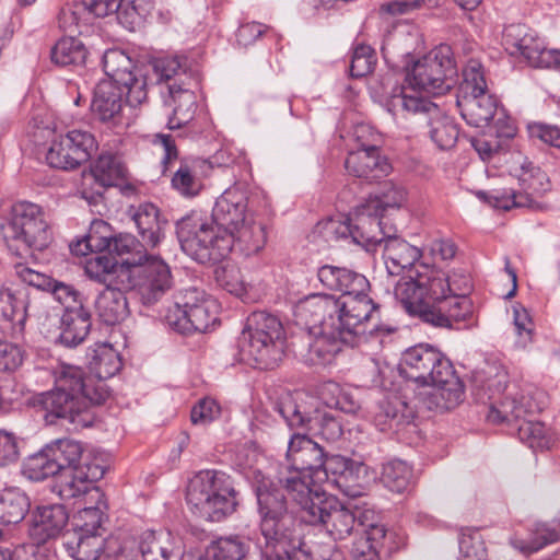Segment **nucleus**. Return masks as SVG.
Returning a JSON list of instances; mask_svg holds the SVG:
<instances>
[{
  "mask_svg": "<svg viewBox=\"0 0 560 560\" xmlns=\"http://www.w3.org/2000/svg\"><path fill=\"white\" fill-rule=\"evenodd\" d=\"M104 468L97 464L75 469L61 470L52 475L51 491L61 500L69 501L91 498L93 490H101L95 482L104 476Z\"/></svg>",
  "mask_w": 560,
  "mask_h": 560,
  "instance_id": "19",
  "label": "nucleus"
},
{
  "mask_svg": "<svg viewBox=\"0 0 560 560\" xmlns=\"http://www.w3.org/2000/svg\"><path fill=\"white\" fill-rule=\"evenodd\" d=\"M539 182L540 188L535 187L534 185H528L526 190L523 192H516L513 189H503V190H492L489 192L480 191L478 194L479 198L487 201L493 208L501 209L504 211H509L513 208H538V202L535 200V196H540L542 192L547 190L544 187L542 180L545 179L544 174H539L536 178Z\"/></svg>",
  "mask_w": 560,
  "mask_h": 560,
  "instance_id": "33",
  "label": "nucleus"
},
{
  "mask_svg": "<svg viewBox=\"0 0 560 560\" xmlns=\"http://www.w3.org/2000/svg\"><path fill=\"white\" fill-rule=\"evenodd\" d=\"M51 61L58 66H82L86 59V48L75 37H63L51 48Z\"/></svg>",
  "mask_w": 560,
  "mask_h": 560,
  "instance_id": "50",
  "label": "nucleus"
},
{
  "mask_svg": "<svg viewBox=\"0 0 560 560\" xmlns=\"http://www.w3.org/2000/svg\"><path fill=\"white\" fill-rule=\"evenodd\" d=\"M30 307V294L25 288L0 289V322L10 329L12 334H22L27 318Z\"/></svg>",
  "mask_w": 560,
  "mask_h": 560,
  "instance_id": "27",
  "label": "nucleus"
},
{
  "mask_svg": "<svg viewBox=\"0 0 560 560\" xmlns=\"http://www.w3.org/2000/svg\"><path fill=\"white\" fill-rule=\"evenodd\" d=\"M176 233L184 253L200 264L220 261L233 250L257 254L267 241L266 225L254 215L231 232L214 234L208 221L192 212L177 221Z\"/></svg>",
  "mask_w": 560,
  "mask_h": 560,
  "instance_id": "3",
  "label": "nucleus"
},
{
  "mask_svg": "<svg viewBox=\"0 0 560 560\" xmlns=\"http://www.w3.org/2000/svg\"><path fill=\"white\" fill-rule=\"evenodd\" d=\"M431 306L427 323L434 327L451 328L455 323L466 320L472 314V304L465 295L438 296Z\"/></svg>",
  "mask_w": 560,
  "mask_h": 560,
  "instance_id": "29",
  "label": "nucleus"
},
{
  "mask_svg": "<svg viewBox=\"0 0 560 560\" xmlns=\"http://www.w3.org/2000/svg\"><path fill=\"white\" fill-rule=\"evenodd\" d=\"M91 326V314L85 307H70L61 315L58 342L74 348L85 340Z\"/></svg>",
  "mask_w": 560,
  "mask_h": 560,
  "instance_id": "40",
  "label": "nucleus"
},
{
  "mask_svg": "<svg viewBox=\"0 0 560 560\" xmlns=\"http://www.w3.org/2000/svg\"><path fill=\"white\" fill-rule=\"evenodd\" d=\"M430 138L442 150L452 149L458 139V128L454 121L440 113L430 118Z\"/></svg>",
  "mask_w": 560,
  "mask_h": 560,
  "instance_id": "57",
  "label": "nucleus"
},
{
  "mask_svg": "<svg viewBox=\"0 0 560 560\" xmlns=\"http://www.w3.org/2000/svg\"><path fill=\"white\" fill-rule=\"evenodd\" d=\"M400 376L421 386H431L428 409L451 410L464 399V384L452 362L435 347L419 343L406 349L399 359Z\"/></svg>",
  "mask_w": 560,
  "mask_h": 560,
  "instance_id": "4",
  "label": "nucleus"
},
{
  "mask_svg": "<svg viewBox=\"0 0 560 560\" xmlns=\"http://www.w3.org/2000/svg\"><path fill=\"white\" fill-rule=\"evenodd\" d=\"M542 397L544 394L538 392L535 393V396L530 393L522 394L518 399L506 397L499 407H490L487 419L494 424L518 422L526 416H533L545 408V402L539 399Z\"/></svg>",
  "mask_w": 560,
  "mask_h": 560,
  "instance_id": "25",
  "label": "nucleus"
},
{
  "mask_svg": "<svg viewBox=\"0 0 560 560\" xmlns=\"http://www.w3.org/2000/svg\"><path fill=\"white\" fill-rule=\"evenodd\" d=\"M83 452L81 442L67 438L57 439L30 456L25 468L31 479L43 480L61 470L92 466Z\"/></svg>",
  "mask_w": 560,
  "mask_h": 560,
  "instance_id": "13",
  "label": "nucleus"
},
{
  "mask_svg": "<svg viewBox=\"0 0 560 560\" xmlns=\"http://www.w3.org/2000/svg\"><path fill=\"white\" fill-rule=\"evenodd\" d=\"M325 455L324 448L306 434L296 433L291 436L287 451L288 474L280 472L278 480L293 501L295 491L291 489L292 482L300 480L311 488L306 478L315 479L324 466Z\"/></svg>",
  "mask_w": 560,
  "mask_h": 560,
  "instance_id": "14",
  "label": "nucleus"
},
{
  "mask_svg": "<svg viewBox=\"0 0 560 560\" xmlns=\"http://www.w3.org/2000/svg\"><path fill=\"white\" fill-rule=\"evenodd\" d=\"M126 288L136 290L144 305H152L172 287L168 265L159 256H147L145 260L133 268L127 267Z\"/></svg>",
  "mask_w": 560,
  "mask_h": 560,
  "instance_id": "16",
  "label": "nucleus"
},
{
  "mask_svg": "<svg viewBox=\"0 0 560 560\" xmlns=\"http://www.w3.org/2000/svg\"><path fill=\"white\" fill-rule=\"evenodd\" d=\"M126 168L120 158L114 153H101L91 165L89 174L83 175L82 198L90 205H98L107 187L115 186L125 178Z\"/></svg>",
  "mask_w": 560,
  "mask_h": 560,
  "instance_id": "17",
  "label": "nucleus"
},
{
  "mask_svg": "<svg viewBox=\"0 0 560 560\" xmlns=\"http://www.w3.org/2000/svg\"><path fill=\"white\" fill-rule=\"evenodd\" d=\"M383 245L385 267L392 276H398L405 270L410 275L421 264L418 262L421 250L402 238L388 235Z\"/></svg>",
  "mask_w": 560,
  "mask_h": 560,
  "instance_id": "30",
  "label": "nucleus"
},
{
  "mask_svg": "<svg viewBox=\"0 0 560 560\" xmlns=\"http://www.w3.org/2000/svg\"><path fill=\"white\" fill-rule=\"evenodd\" d=\"M139 550L143 560H172L174 538L167 530H145L140 536Z\"/></svg>",
  "mask_w": 560,
  "mask_h": 560,
  "instance_id": "43",
  "label": "nucleus"
},
{
  "mask_svg": "<svg viewBox=\"0 0 560 560\" xmlns=\"http://www.w3.org/2000/svg\"><path fill=\"white\" fill-rule=\"evenodd\" d=\"M407 70L406 81L413 92L442 95L456 83L457 68L448 45H440L413 62Z\"/></svg>",
  "mask_w": 560,
  "mask_h": 560,
  "instance_id": "9",
  "label": "nucleus"
},
{
  "mask_svg": "<svg viewBox=\"0 0 560 560\" xmlns=\"http://www.w3.org/2000/svg\"><path fill=\"white\" fill-rule=\"evenodd\" d=\"M359 523L360 530L363 536L354 541L351 555L353 560H381L380 549L386 536L384 525L376 521V515L371 510H365Z\"/></svg>",
  "mask_w": 560,
  "mask_h": 560,
  "instance_id": "28",
  "label": "nucleus"
},
{
  "mask_svg": "<svg viewBox=\"0 0 560 560\" xmlns=\"http://www.w3.org/2000/svg\"><path fill=\"white\" fill-rule=\"evenodd\" d=\"M130 288L113 285L105 288L96 296L94 307L98 318L106 325H116L129 315L128 301L125 292Z\"/></svg>",
  "mask_w": 560,
  "mask_h": 560,
  "instance_id": "36",
  "label": "nucleus"
},
{
  "mask_svg": "<svg viewBox=\"0 0 560 560\" xmlns=\"http://www.w3.org/2000/svg\"><path fill=\"white\" fill-rule=\"evenodd\" d=\"M241 334H246V336L250 337L267 338L269 341H285L282 323L277 316L266 311H255L250 313L246 318L245 326Z\"/></svg>",
  "mask_w": 560,
  "mask_h": 560,
  "instance_id": "44",
  "label": "nucleus"
},
{
  "mask_svg": "<svg viewBox=\"0 0 560 560\" xmlns=\"http://www.w3.org/2000/svg\"><path fill=\"white\" fill-rule=\"evenodd\" d=\"M247 197L244 191L234 188L225 190L215 201L212 209L214 234L231 232L253 214L246 213Z\"/></svg>",
  "mask_w": 560,
  "mask_h": 560,
  "instance_id": "21",
  "label": "nucleus"
},
{
  "mask_svg": "<svg viewBox=\"0 0 560 560\" xmlns=\"http://www.w3.org/2000/svg\"><path fill=\"white\" fill-rule=\"evenodd\" d=\"M238 492L233 479L221 470L207 469L197 472L186 490V501L202 517L221 522L233 514L238 505Z\"/></svg>",
  "mask_w": 560,
  "mask_h": 560,
  "instance_id": "6",
  "label": "nucleus"
},
{
  "mask_svg": "<svg viewBox=\"0 0 560 560\" xmlns=\"http://www.w3.org/2000/svg\"><path fill=\"white\" fill-rule=\"evenodd\" d=\"M317 278L324 288L342 294L336 298L314 293L295 305L296 323L314 338L308 343L307 363L328 364L342 346L354 348L368 341V334L394 331L376 324L368 329L369 323L378 314V305L366 294L370 283L363 275L325 265L318 268Z\"/></svg>",
  "mask_w": 560,
  "mask_h": 560,
  "instance_id": "1",
  "label": "nucleus"
},
{
  "mask_svg": "<svg viewBox=\"0 0 560 560\" xmlns=\"http://www.w3.org/2000/svg\"><path fill=\"white\" fill-rule=\"evenodd\" d=\"M0 232L9 250L19 257L31 249L43 250L51 241L42 208L28 201L12 206L9 218L0 225Z\"/></svg>",
  "mask_w": 560,
  "mask_h": 560,
  "instance_id": "7",
  "label": "nucleus"
},
{
  "mask_svg": "<svg viewBox=\"0 0 560 560\" xmlns=\"http://www.w3.org/2000/svg\"><path fill=\"white\" fill-rule=\"evenodd\" d=\"M443 280L436 268L420 264L396 283L394 294L408 314L427 323Z\"/></svg>",
  "mask_w": 560,
  "mask_h": 560,
  "instance_id": "11",
  "label": "nucleus"
},
{
  "mask_svg": "<svg viewBox=\"0 0 560 560\" xmlns=\"http://www.w3.org/2000/svg\"><path fill=\"white\" fill-rule=\"evenodd\" d=\"M153 70L156 74L158 83L165 82L177 85H191V81H197V70L192 69L186 56H164L153 61Z\"/></svg>",
  "mask_w": 560,
  "mask_h": 560,
  "instance_id": "39",
  "label": "nucleus"
},
{
  "mask_svg": "<svg viewBox=\"0 0 560 560\" xmlns=\"http://www.w3.org/2000/svg\"><path fill=\"white\" fill-rule=\"evenodd\" d=\"M459 560H486L487 549L481 534L476 528H463L458 538Z\"/></svg>",
  "mask_w": 560,
  "mask_h": 560,
  "instance_id": "59",
  "label": "nucleus"
},
{
  "mask_svg": "<svg viewBox=\"0 0 560 560\" xmlns=\"http://www.w3.org/2000/svg\"><path fill=\"white\" fill-rule=\"evenodd\" d=\"M456 105L464 120L476 128L488 126L498 109V101L490 93L471 97L457 96Z\"/></svg>",
  "mask_w": 560,
  "mask_h": 560,
  "instance_id": "37",
  "label": "nucleus"
},
{
  "mask_svg": "<svg viewBox=\"0 0 560 560\" xmlns=\"http://www.w3.org/2000/svg\"><path fill=\"white\" fill-rule=\"evenodd\" d=\"M438 272L442 275L443 284L441 289L436 290V295L440 298H444V295H465L468 296V293L471 290V281L470 277L465 272H452L446 273L443 270L438 269Z\"/></svg>",
  "mask_w": 560,
  "mask_h": 560,
  "instance_id": "62",
  "label": "nucleus"
},
{
  "mask_svg": "<svg viewBox=\"0 0 560 560\" xmlns=\"http://www.w3.org/2000/svg\"><path fill=\"white\" fill-rule=\"evenodd\" d=\"M317 229L326 242L352 238V220L348 217L329 218L319 222Z\"/></svg>",
  "mask_w": 560,
  "mask_h": 560,
  "instance_id": "63",
  "label": "nucleus"
},
{
  "mask_svg": "<svg viewBox=\"0 0 560 560\" xmlns=\"http://www.w3.org/2000/svg\"><path fill=\"white\" fill-rule=\"evenodd\" d=\"M142 242L151 248L156 247L164 237L167 221L161 218L159 208L151 202L140 203L130 210Z\"/></svg>",
  "mask_w": 560,
  "mask_h": 560,
  "instance_id": "35",
  "label": "nucleus"
},
{
  "mask_svg": "<svg viewBox=\"0 0 560 560\" xmlns=\"http://www.w3.org/2000/svg\"><path fill=\"white\" fill-rule=\"evenodd\" d=\"M463 77L457 96L471 97L489 93L482 67L478 61L470 60L463 71Z\"/></svg>",
  "mask_w": 560,
  "mask_h": 560,
  "instance_id": "58",
  "label": "nucleus"
},
{
  "mask_svg": "<svg viewBox=\"0 0 560 560\" xmlns=\"http://www.w3.org/2000/svg\"><path fill=\"white\" fill-rule=\"evenodd\" d=\"M31 506L30 499L19 488H7L0 492V524L22 522Z\"/></svg>",
  "mask_w": 560,
  "mask_h": 560,
  "instance_id": "45",
  "label": "nucleus"
},
{
  "mask_svg": "<svg viewBox=\"0 0 560 560\" xmlns=\"http://www.w3.org/2000/svg\"><path fill=\"white\" fill-rule=\"evenodd\" d=\"M261 560H310L302 549V544L295 539L294 533L285 534L268 541H258Z\"/></svg>",
  "mask_w": 560,
  "mask_h": 560,
  "instance_id": "42",
  "label": "nucleus"
},
{
  "mask_svg": "<svg viewBox=\"0 0 560 560\" xmlns=\"http://www.w3.org/2000/svg\"><path fill=\"white\" fill-rule=\"evenodd\" d=\"M113 238L110 225L103 220H94L85 238L75 245L74 250L85 255L86 253L81 248L84 246L92 253H102L105 249L110 252Z\"/></svg>",
  "mask_w": 560,
  "mask_h": 560,
  "instance_id": "54",
  "label": "nucleus"
},
{
  "mask_svg": "<svg viewBox=\"0 0 560 560\" xmlns=\"http://www.w3.org/2000/svg\"><path fill=\"white\" fill-rule=\"evenodd\" d=\"M126 89L113 82H100L94 91L91 108L97 119L108 128H124L127 126L124 108Z\"/></svg>",
  "mask_w": 560,
  "mask_h": 560,
  "instance_id": "20",
  "label": "nucleus"
},
{
  "mask_svg": "<svg viewBox=\"0 0 560 560\" xmlns=\"http://www.w3.org/2000/svg\"><path fill=\"white\" fill-rule=\"evenodd\" d=\"M69 514L62 504H48L38 506L32 513L28 528L30 538L36 545L59 537L66 528Z\"/></svg>",
  "mask_w": 560,
  "mask_h": 560,
  "instance_id": "23",
  "label": "nucleus"
},
{
  "mask_svg": "<svg viewBox=\"0 0 560 560\" xmlns=\"http://www.w3.org/2000/svg\"><path fill=\"white\" fill-rule=\"evenodd\" d=\"M84 273L91 281L105 288H126L129 277L127 266H119V262L107 254H96L88 258L84 262Z\"/></svg>",
  "mask_w": 560,
  "mask_h": 560,
  "instance_id": "32",
  "label": "nucleus"
},
{
  "mask_svg": "<svg viewBox=\"0 0 560 560\" xmlns=\"http://www.w3.org/2000/svg\"><path fill=\"white\" fill-rule=\"evenodd\" d=\"M352 462L341 455L327 454L324 457V466L316 474L315 480L327 481L339 488L346 495L357 497L359 491L350 483L354 479Z\"/></svg>",
  "mask_w": 560,
  "mask_h": 560,
  "instance_id": "38",
  "label": "nucleus"
},
{
  "mask_svg": "<svg viewBox=\"0 0 560 560\" xmlns=\"http://www.w3.org/2000/svg\"><path fill=\"white\" fill-rule=\"evenodd\" d=\"M292 483L291 489L295 491L294 502L300 506L299 516L302 522L323 526L335 540H343L353 533H359V523L365 510L345 506L336 497L307 488L300 480Z\"/></svg>",
  "mask_w": 560,
  "mask_h": 560,
  "instance_id": "5",
  "label": "nucleus"
},
{
  "mask_svg": "<svg viewBox=\"0 0 560 560\" xmlns=\"http://www.w3.org/2000/svg\"><path fill=\"white\" fill-rule=\"evenodd\" d=\"M164 104L172 108L167 127L170 130L183 128L192 120L197 109V98L190 90V85H167V96H164Z\"/></svg>",
  "mask_w": 560,
  "mask_h": 560,
  "instance_id": "31",
  "label": "nucleus"
},
{
  "mask_svg": "<svg viewBox=\"0 0 560 560\" xmlns=\"http://www.w3.org/2000/svg\"><path fill=\"white\" fill-rule=\"evenodd\" d=\"M217 283L231 294L241 296L246 292V285L238 267L232 264L215 269Z\"/></svg>",
  "mask_w": 560,
  "mask_h": 560,
  "instance_id": "60",
  "label": "nucleus"
},
{
  "mask_svg": "<svg viewBox=\"0 0 560 560\" xmlns=\"http://www.w3.org/2000/svg\"><path fill=\"white\" fill-rule=\"evenodd\" d=\"M241 359L260 370H272L284 355V341L257 338L241 334L237 340Z\"/></svg>",
  "mask_w": 560,
  "mask_h": 560,
  "instance_id": "22",
  "label": "nucleus"
},
{
  "mask_svg": "<svg viewBox=\"0 0 560 560\" xmlns=\"http://www.w3.org/2000/svg\"><path fill=\"white\" fill-rule=\"evenodd\" d=\"M345 167L352 176L377 180L386 176L390 171V164L386 158L381 156L376 145L362 147L348 154Z\"/></svg>",
  "mask_w": 560,
  "mask_h": 560,
  "instance_id": "24",
  "label": "nucleus"
},
{
  "mask_svg": "<svg viewBox=\"0 0 560 560\" xmlns=\"http://www.w3.org/2000/svg\"><path fill=\"white\" fill-rule=\"evenodd\" d=\"M376 65L375 50L369 45H358L350 62V75L362 78L370 74Z\"/></svg>",
  "mask_w": 560,
  "mask_h": 560,
  "instance_id": "61",
  "label": "nucleus"
},
{
  "mask_svg": "<svg viewBox=\"0 0 560 560\" xmlns=\"http://www.w3.org/2000/svg\"><path fill=\"white\" fill-rule=\"evenodd\" d=\"M60 145V150L72 149L71 154L73 156H70V160L80 165L86 162L96 150L94 136L89 131L78 129L70 130L67 135L61 136Z\"/></svg>",
  "mask_w": 560,
  "mask_h": 560,
  "instance_id": "51",
  "label": "nucleus"
},
{
  "mask_svg": "<svg viewBox=\"0 0 560 560\" xmlns=\"http://www.w3.org/2000/svg\"><path fill=\"white\" fill-rule=\"evenodd\" d=\"M314 401L302 392H288L275 402L273 410L290 429L306 428L327 442L338 441L343 433L340 420L331 410L314 406Z\"/></svg>",
  "mask_w": 560,
  "mask_h": 560,
  "instance_id": "8",
  "label": "nucleus"
},
{
  "mask_svg": "<svg viewBox=\"0 0 560 560\" xmlns=\"http://www.w3.org/2000/svg\"><path fill=\"white\" fill-rule=\"evenodd\" d=\"M88 503H95L83 508L74 517V532L103 535L105 528L104 523L108 520V505L105 495L101 490H93L91 498L85 500Z\"/></svg>",
  "mask_w": 560,
  "mask_h": 560,
  "instance_id": "41",
  "label": "nucleus"
},
{
  "mask_svg": "<svg viewBox=\"0 0 560 560\" xmlns=\"http://www.w3.org/2000/svg\"><path fill=\"white\" fill-rule=\"evenodd\" d=\"M388 108L394 115L423 114L432 117L439 114V107L434 103L427 97L409 94L406 89L390 97Z\"/></svg>",
  "mask_w": 560,
  "mask_h": 560,
  "instance_id": "49",
  "label": "nucleus"
},
{
  "mask_svg": "<svg viewBox=\"0 0 560 560\" xmlns=\"http://www.w3.org/2000/svg\"><path fill=\"white\" fill-rule=\"evenodd\" d=\"M411 477V467L404 460L392 459L383 465L381 480L393 492L402 493L406 491Z\"/></svg>",
  "mask_w": 560,
  "mask_h": 560,
  "instance_id": "55",
  "label": "nucleus"
},
{
  "mask_svg": "<svg viewBox=\"0 0 560 560\" xmlns=\"http://www.w3.org/2000/svg\"><path fill=\"white\" fill-rule=\"evenodd\" d=\"M560 539V517L550 522H537L529 529L527 539H520L517 547L525 553L536 552Z\"/></svg>",
  "mask_w": 560,
  "mask_h": 560,
  "instance_id": "46",
  "label": "nucleus"
},
{
  "mask_svg": "<svg viewBox=\"0 0 560 560\" xmlns=\"http://www.w3.org/2000/svg\"><path fill=\"white\" fill-rule=\"evenodd\" d=\"M521 442L527 444L533 450H546L551 445L549 430L540 421L523 419L512 423Z\"/></svg>",
  "mask_w": 560,
  "mask_h": 560,
  "instance_id": "53",
  "label": "nucleus"
},
{
  "mask_svg": "<svg viewBox=\"0 0 560 560\" xmlns=\"http://www.w3.org/2000/svg\"><path fill=\"white\" fill-rule=\"evenodd\" d=\"M205 166L206 161L202 159L182 158L178 167L172 172V188L185 198L198 196L203 188L202 168Z\"/></svg>",
  "mask_w": 560,
  "mask_h": 560,
  "instance_id": "34",
  "label": "nucleus"
},
{
  "mask_svg": "<svg viewBox=\"0 0 560 560\" xmlns=\"http://www.w3.org/2000/svg\"><path fill=\"white\" fill-rule=\"evenodd\" d=\"M75 560H100L104 552L103 535L74 532L65 542Z\"/></svg>",
  "mask_w": 560,
  "mask_h": 560,
  "instance_id": "47",
  "label": "nucleus"
},
{
  "mask_svg": "<svg viewBox=\"0 0 560 560\" xmlns=\"http://www.w3.org/2000/svg\"><path fill=\"white\" fill-rule=\"evenodd\" d=\"M95 375H88L77 365L60 364L54 370V387L34 397V406L45 411V420L54 423L65 419L86 427L92 406L102 405L109 397L105 380L118 373L122 366L119 353L108 345L100 346L93 355Z\"/></svg>",
  "mask_w": 560,
  "mask_h": 560,
  "instance_id": "2",
  "label": "nucleus"
},
{
  "mask_svg": "<svg viewBox=\"0 0 560 560\" xmlns=\"http://www.w3.org/2000/svg\"><path fill=\"white\" fill-rule=\"evenodd\" d=\"M248 550L247 542L237 535L220 537L208 546L205 560H243Z\"/></svg>",
  "mask_w": 560,
  "mask_h": 560,
  "instance_id": "48",
  "label": "nucleus"
},
{
  "mask_svg": "<svg viewBox=\"0 0 560 560\" xmlns=\"http://www.w3.org/2000/svg\"><path fill=\"white\" fill-rule=\"evenodd\" d=\"M260 517L259 530L262 539H270L295 533V517L289 510L283 490L272 480L262 478L255 486Z\"/></svg>",
  "mask_w": 560,
  "mask_h": 560,
  "instance_id": "12",
  "label": "nucleus"
},
{
  "mask_svg": "<svg viewBox=\"0 0 560 560\" xmlns=\"http://www.w3.org/2000/svg\"><path fill=\"white\" fill-rule=\"evenodd\" d=\"M406 197V189L401 185L388 180L382 183L378 194L370 196L365 202L370 205V209L384 213L388 208L401 207Z\"/></svg>",
  "mask_w": 560,
  "mask_h": 560,
  "instance_id": "56",
  "label": "nucleus"
},
{
  "mask_svg": "<svg viewBox=\"0 0 560 560\" xmlns=\"http://www.w3.org/2000/svg\"><path fill=\"white\" fill-rule=\"evenodd\" d=\"M218 304L197 288H189L175 296L168 306L165 322L175 331L183 335L205 332L217 322Z\"/></svg>",
  "mask_w": 560,
  "mask_h": 560,
  "instance_id": "10",
  "label": "nucleus"
},
{
  "mask_svg": "<svg viewBox=\"0 0 560 560\" xmlns=\"http://www.w3.org/2000/svg\"><path fill=\"white\" fill-rule=\"evenodd\" d=\"M221 415V407L211 397L199 399L191 408L190 420L196 425H207L218 419Z\"/></svg>",
  "mask_w": 560,
  "mask_h": 560,
  "instance_id": "64",
  "label": "nucleus"
},
{
  "mask_svg": "<svg viewBox=\"0 0 560 560\" xmlns=\"http://www.w3.org/2000/svg\"><path fill=\"white\" fill-rule=\"evenodd\" d=\"M147 245L142 242H139L131 234H119L114 236L112 241L110 253H115L118 256L127 255V258L119 262V266H127L128 268H133L139 262L145 260Z\"/></svg>",
  "mask_w": 560,
  "mask_h": 560,
  "instance_id": "52",
  "label": "nucleus"
},
{
  "mask_svg": "<svg viewBox=\"0 0 560 560\" xmlns=\"http://www.w3.org/2000/svg\"><path fill=\"white\" fill-rule=\"evenodd\" d=\"M502 45L511 56H522L530 67L548 65L551 52L547 51L545 43L536 32L524 24L508 25L502 35Z\"/></svg>",
  "mask_w": 560,
  "mask_h": 560,
  "instance_id": "18",
  "label": "nucleus"
},
{
  "mask_svg": "<svg viewBox=\"0 0 560 560\" xmlns=\"http://www.w3.org/2000/svg\"><path fill=\"white\" fill-rule=\"evenodd\" d=\"M103 70L107 80L126 89V102L137 107L148 98L147 79L142 71L135 67L131 58L120 49H108L103 55Z\"/></svg>",
  "mask_w": 560,
  "mask_h": 560,
  "instance_id": "15",
  "label": "nucleus"
},
{
  "mask_svg": "<svg viewBox=\"0 0 560 560\" xmlns=\"http://www.w3.org/2000/svg\"><path fill=\"white\" fill-rule=\"evenodd\" d=\"M383 213L370 209L365 201L355 209L352 220V242L365 247L381 246L388 235L383 230Z\"/></svg>",
  "mask_w": 560,
  "mask_h": 560,
  "instance_id": "26",
  "label": "nucleus"
}]
</instances>
